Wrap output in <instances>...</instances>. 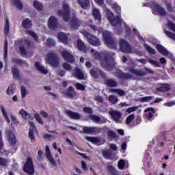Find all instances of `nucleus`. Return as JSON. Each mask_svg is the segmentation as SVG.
<instances>
[{
	"instance_id": "nucleus-1",
	"label": "nucleus",
	"mask_w": 175,
	"mask_h": 175,
	"mask_svg": "<svg viewBox=\"0 0 175 175\" xmlns=\"http://www.w3.org/2000/svg\"><path fill=\"white\" fill-rule=\"evenodd\" d=\"M91 53L94 57H95L96 59H98L100 61L102 66L105 68L107 70H113L115 65L114 60L113 59H107V57H103V53H99L98 52H95L94 49L91 50Z\"/></svg>"
},
{
	"instance_id": "nucleus-2",
	"label": "nucleus",
	"mask_w": 175,
	"mask_h": 175,
	"mask_svg": "<svg viewBox=\"0 0 175 175\" xmlns=\"http://www.w3.org/2000/svg\"><path fill=\"white\" fill-rule=\"evenodd\" d=\"M19 114H21L23 120H27L29 122L30 126L31 128L29 132V137L32 143L35 142V135H33V132L35 129H36V126H35V124H33V122H31L32 120H33V117H32L29 113L25 111V109H21Z\"/></svg>"
},
{
	"instance_id": "nucleus-3",
	"label": "nucleus",
	"mask_w": 175,
	"mask_h": 175,
	"mask_svg": "<svg viewBox=\"0 0 175 175\" xmlns=\"http://www.w3.org/2000/svg\"><path fill=\"white\" fill-rule=\"evenodd\" d=\"M45 62L52 66L53 68H57L59 65V58L54 53H49L46 57Z\"/></svg>"
},
{
	"instance_id": "nucleus-4",
	"label": "nucleus",
	"mask_w": 175,
	"mask_h": 175,
	"mask_svg": "<svg viewBox=\"0 0 175 175\" xmlns=\"http://www.w3.org/2000/svg\"><path fill=\"white\" fill-rule=\"evenodd\" d=\"M103 38L107 46H109L111 49H113L114 50L117 49V44L116 43V41H114V38H113V36H111V33L109 31H104Z\"/></svg>"
},
{
	"instance_id": "nucleus-5",
	"label": "nucleus",
	"mask_w": 175,
	"mask_h": 175,
	"mask_svg": "<svg viewBox=\"0 0 175 175\" xmlns=\"http://www.w3.org/2000/svg\"><path fill=\"white\" fill-rule=\"evenodd\" d=\"M57 16L63 17L64 21H68L69 20L70 12L69 11V5H68V3H64L63 4V10L57 11Z\"/></svg>"
},
{
	"instance_id": "nucleus-6",
	"label": "nucleus",
	"mask_w": 175,
	"mask_h": 175,
	"mask_svg": "<svg viewBox=\"0 0 175 175\" xmlns=\"http://www.w3.org/2000/svg\"><path fill=\"white\" fill-rule=\"evenodd\" d=\"M130 72L133 73V75H135V76H146L147 74L154 75V70L151 68H145L144 70H136L135 68H129Z\"/></svg>"
},
{
	"instance_id": "nucleus-7",
	"label": "nucleus",
	"mask_w": 175,
	"mask_h": 175,
	"mask_svg": "<svg viewBox=\"0 0 175 175\" xmlns=\"http://www.w3.org/2000/svg\"><path fill=\"white\" fill-rule=\"evenodd\" d=\"M83 33L85 38H87L89 43H90V44H92V46H96V47L100 46L101 43H100V41L99 40V39H98V38H96L94 36L91 35V33L86 32V31H84Z\"/></svg>"
},
{
	"instance_id": "nucleus-8",
	"label": "nucleus",
	"mask_w": 175,
	"mask_h": 175,
	"mask_svg": "<svg viewBox=\"0 0 175 175\" xmlns=\"http://www.w3.org/2000/svg\"><path fill=\"white\" fill-rule=\"evenodd\" d=\"M107 18L113 27H115V25H118V24H120L121 23L120 16H116V17L115 18L114 14H113L111 11L109 10H107Z\"/></svg>"
},
{
	"instance_id": "nucleus-9",
	"label": "nucleus",
	"mask_w": 175,
	"mask_h": 175,
	"mask_svg": "<svg viewBox=\"0 0 175 175\" xmlns=\"http://www.w3.org/2000/svg\"><path fill=\"white\" fill-rule=\"evenodd\" d=\"M18 43H21L23 46H21V48H20L21 53L22 54H23V55H26L27 50L25 49H29L31 42H29V40H27L25 39L21 40H17L15 42L16 46H18Z\"/></svg>"
},
{
	"instance_id": "nucleus-10",
	"label": "nucleus",
	"mask_w": 175,
	"mask_h": 175,
	"mask_svg": "<svg viewBox=\"0 0 175 175\" xmlns=\"http://www.w3.org/2000/svg\"><path fill=\"white\" fill-rule=\"evenodd\" d=\"M24 172L27 173V174L32 175L35 172V168L33 167V163L32 162V159L28 157L26 163L24 166Z\"/></svg>"
},
{
	"instance_id": "nucleus-11",
	"label": "nucleus",
	"mask_w": 175,
	"mask_h": 175,
	"mask_svg": "<svg viewBox=\"0 0 175 175\" xmlns=\"http://www.w3.org/2000/svg\"><path fill=\"white\" fill-rule=\"evenodd\" d=\"M120 49L122 53H126V54L132 53V47L129 43L124 39L120 40Z\"/></svg>"
},
{
	"instance_id": "nucleus-12",
	"label": "nucleus",
	"mask_w": 175,
	"mask_h": 175,
	"mask_svg": "<svg viewBox=\"0 0 175 175\" xmlns=\"http://www.w3.org/2000/svg\"><path fill=\"white\" fill-rule=\"evenodd\" d=\"M62 55L67 62H70V64H73V62H75V57H73V55L68 51H63L62 52Z\"/></svg>"
},
{
	"instance_id": "nucleus-13",
	"label": "nucleus",
	"mask_w": 175,
	"mask_h": 175,
	"mask_svg": "<svg viewBox=\"0 0 175 175\" xmlns=\"http://www.w3.org/2000/svg\"><path fill=\"white\" fill-rule=\"evenodd\" d=\"M151 8L153 12H157V13H159V14L161 16H165L166 14V10L162 8V7H161V5H158L157 3H153Z\"/></svg>"
},
{
	"instance_id": "nucleus-14",
	"label": "nucleus",
	"mask_w": 175,
	"mask_h": 175,
	"mask_svg": "<svg viewBox=\"0 0 175 175\" xmlns=\"http://www.w3.org/2000/svg\"><path fill=\"white\" fill-rule=\"evenodd\" d=\"M5 132H6L7 139L9 143H10V144H12V146H14V144H16V136L12 132V131H10V129H7Z\"/></svg>"
},
{
	"instance_id": "nucleus-15",
	"label": "nucleus",
	"mask_w": 175,
	"mask_h": 175,
	"mask_svg": "<svg viewBox=\"0 0 175 175\" xmlns=\"http://www.w3.org/2000/svg\"><path fill=\"white\" fill-rule=\"evenodd\" d=\"M46 157L47 159H49L52 166L57 165V163L55 162V160H54V158H53V156H51V152L50 151V148L49 147V146H46Z\"/></svg>"
},
{
	"instance_id": "nucleus-16",
	"label": "nucleus",
	"mask_w": 175,
	"mask_h": 175,
	"mask_svg": "<svg viewBox=\"0 0 175 175\" xmlns=\"http://www.w3.org/2000/svg\"><path fill=\"white\" fill-rule=\"evenodd\" d=\"M57 25H58V21L57 20V18L54 16H51L48 22L49 28H50L51 29H55Z\"/></svg>"
},
{
	"instance_id": "nucleus-17",
	"label": "nucleus",
	"mask_w": 175,
	"mask_h": 175,
	"mask_svg": "<svg viewBox=\"0 0 175 175\" xmlns=\"http://www.w3.org/2000/svg\"><path fill=\"white\" fill-rule=\"evenodd\" d=\"M145 113L146 118H147L148 121H151L154 117V114H155V109L152 107H150L145 109Z\"/></svg>"
},
{
	"instance_id": "nucleus-18",
	"label": "nucleus",
	"mask_w": 175,
	"mask_h": 175,
	"mask_svg": "<svg viewBox=\"0 0 175 175\" xmlns=\"http://www.w3.org/2000/svg\"><path fill=\"white\" fill-rule=\"evenodd\" d=\"M98 73H100V76L105 79V77H106V74H105V72H103V71L102 70H98L96 68H93L90 70V75L91 76H92L94 77V79H97L98 76Z\"/></svg>"
},
{
	"instance_id": "nucleus-19",
	"label": "nucleus",
	"mask_w": 175,
	"mask_h": 175,
	"mask_svg": "<svg viewBox=\"0 0 175 175\" xmlns=\"http://www.w3.org/2000/svg\"><path fill=\"white\" fill-rule=\"evenodd\" d=\"M156 49H157V51H159V53H160V54H162V55H164L165 57H167V55H169L170 54L169 51H167V49H166V48H165L161 44H157L156 46Z\"/></svg>"
},
{
	"instance_id": "nucleus-20",
	"label": "nucleus",
	"mask_w": 175,
	"mask_h": 175,
	"mask_svg": "<svg viewBox=\"0 0 175 175\" xmlns=\"http://www.w3.org/2000/svg\"><path fill=\"white\" fill-rule=\"evenodd\" d=\"M92 14L94 19L98 21V23L100 24V20H102V15H100V12H99V10H98V8H93Z\"/></svg>"
},
{
	"instance_id": "nucleus-21",
	"label": "nucleus",
	"mask_w": 175,
	"mask_h": 175,
	"mask_svg": "<svg viewBox=\"0 0 175 175\" xmlns=\"http://www.w3.org/2000/svg\"><path fill=\"white\" fill-rule=\"evenodd\" d=\"M86 140H88V142H91V143H93L94 144H97L98 146L103 144V142H102L98 137H86Z\"/></svg>"
},
{
	"instance_id": "nucleus-22",
	"label": "nucleus",
	"mask_w": 175,
	"mask_h": 175,
	"mask_svg": "<svg viewBox=\"0 0 175 175\" xmlns=\"http://www.w3.org/2000/svg\"><path fill=\"white\" fill-rule=\"evenodd\" d=\"M35 66L40 73H42V75H47L49 73V70L44 68L40 63L36 62Z\"/></svg>"
},
{
	"instance_id": "nucleus-23",
	"label": "nucleus",
	"mask_w": 175,
	"mask_h": 175,
	"mask_svg": "<svg viewBox=\"0 0 175 175\" xmlns=\"http://www.w3.org/2000/svg\"><path fill=\"white\" fill-rule=\"evenodd\" d=\"M77 47L80 51H83L84 53L87 51V46H85V44H84V42H83L81 40H78L77 41Z\"/></svg>"
},
{
	"instance_id": "nucleus-24",
	"label": "nucleus",
	"mask_w": 175,
	"mask_h": 175,
	"mask_svg": "<svg viewBox=\"0 0 175 175\" xmlns=\"http://www.w3.org/2000/svg\"><path fill=\"white\" fill-rule=\"evenodd\" d=\"M74 77H77V79H79V80H84V74L83 72L79 69V68H75V72L73 73Z\"/></svg>"
},
{
	"instance_id": "nucleus-25",
	"label": "nucleus",
	"mask_w": 175,
	"mask_h": 175,
	"mask_svg": "<svg viewBox=\"0 0 175 175\" xmlns=\"http://www.w3.org/2000/svg\"><path fill=\"white\" fill-rule=\"evenodd\" d=\"M115 76L118 79H131L132 77V75L131 74H125L124 75L121 70H117L115 73Z\"/></svg>"
},
{
	"instance_id": "nucleus-26",
	"label": "nucleus",
	"mask_w": 175,
	"mask_h": 175,
	"mask_svg": "<svg viewBox=\"0 0 175 175\" xmlns=\"http://www.w3.org/2000/svg\"><path fill=\"white\" fill-rule=\"evenodd\" d=\"M110 115L114 121L118 122L121 118V113L118 111H111Z\"/></svg>"
},
{
	"instance_id": "nucleus-27",
	"label": "nucleus",
	"mask_w": 175,
	"mask_h": 175,
	"mask_svg": "<svg viewBox=\"0 0 175 175\" xmlns=\"http://www.w3.org/2000/svg\"><path fill=\"white\" fill-rule=\"evenodd\" d=\"M58 39L64 44H68V36L65 33L60 32L57 36Z\"/></svg>"
},
{
	"instance_id": "nucleus-28",
	"label": "nucleus",
	"mask_w": 175,
	"mask_h": 175,
	"mask_svg": "<svg viewBox=\"0 0 175 175\" xmlns=\"http://www.w3.org/2000/svg\"><path fill=\"white\" fill-rule=\"evenodd\" d=\"M66 114H67L70 118H72V120H79V118H80V114L72 111H66Z\"/></svg>"
},
{
	"instance_id": "nucleus-29",
	"label": "nucleus",
	"mask_w": 175,
	"mask_h": 175,
	"mask_svg": "<svg viewBox=\"0 0 175 175\" xmlns=\"http://www.w3.org/2000/svg\"><path fill=\"white\" fill-rule=\"evenodd\" d=\"M81 23L77 18H73L71 21V28H72V29H78Z\"/></svg>"
},
{
	"instance_id": "nucleus-30",
	"label": "nucleus",
	"mask_w": 175,
	"mask_h": 175,
	"mask_svg": "<svg viewBox=\"0 0 175 175\" xmlns=\"http://www.w3.org/2000/svg\"><path fill=\"white\" fill-rule=\"evenodd\" d=\"M83 132L84 133H89V134L95 133L96 132H98V128L85 126L83 128Z\"/></svg>"
},
{
	"instance_id": "nucleus-31",
	"label": "nucleus",
	"mask_w": 175,
	"mask_h": 175,
	"mask_svg": "<svg viewBox=\"0 0 175 175\" xmlns=\"http://www.w3.org/2000/svg\"><path fill=\"white\" fill-rule=\"evenodd\" d=\"M65 95L68 96V98H73L76 95V92H75V89L72 87H70L65 92Z\"/></svg>"
},
{
	"instance_id": "nucleus-32",
	"label": "nucleus",
	"mask_w": 175,
	"mask_h": 175,
	"mask_svg": "<svg viewBox=\"0 0 175 175\" xmlns=\"http://www.w3.org/2000/svg\"><path fill=\"white\" fill-rule=\"evenodd\" d=\"M107 170H108L110 175H120V173L116 170V167H114L113 165H107Z\"/></svg>"
},
{
	"instance_id": "nucleus-33",
	"label": "nucleus",
	"mask_w": 175,
	"mask_h": 175,
	"mask_svg": "<svg viewBox=\"0 0 175 175\" xmlns=\"http://www.w3.org/2000/svg\"><path fill=\"white\" fill-rule=\"evenodd\" d=\"M107 2L109 4V5H112V8L113 9H115V10H116V12H118V14H120V13H121V7L118 6V5H117V3H114L113 2V0H107Z\"/></svg>"
},
{
	"instance_id": "nucleus-34",
	"label": "nucleus",
	"mask_w": 175,
	"mask_h": 175,
	"mask_svg": "<svg viewBox=\"0 0 175 175\" xmlns=\"http://www.w3.org/2000/svg\"><path fill=\"white\" fill-rule=\"evenodd\" d=\"M14 91H16V85L12 84L8 86L6 92L8 95L12 96L14 94Z\"/></svg>"
},
{
	"instance_id": "nucleus-35",
	"label": "nucleus",
	"mask_w": 175,
	"mask_h": 175,
	"mask_svg": "<svg viewBox=\"0 0 175 175\" xmlns=\"http://www.w3.org/2000/svg\"><path fill=\"white\" fill-rule=\"evenodd\" d=\"M105 84H106L107 87H111V88L117 87V85H118L117 81H116L113 79H107L105 81Z\"/></svg>"
},
{
	"instance_id": "nucleus-36",
	"label": "nucleus",
	"mask_w": 175,
	"mask_h": 175,
	"mask_svg": "<svg viewBox=\"0 0 175 175\" xmlns=\"http://www.w3.org/2000/svg\"><path fill=\"white\" fill-rule=\"evenodd\" d=\"M22 27L23 28H31L32 27V22L31 20L26 18L22 22Z\"/></svg>"
},
{
	"instance_id": "nucleus-37",
	"label": "nucleus",
	"mask_w": 175,
	"mask_h": 175,
	"mask_svg": "<svg viewBox=\"0 0 175 175\" xmlns=\"http://www.w3.org/2000/svg\"><path fill=\"white\" fill-rule=\"evenodd\" d=\"M78 2L83 9H87L90 6V1L88 0H78Z\"/></svg>"
},
{
	"instance_id": "nucleus-38",
	"label": "nucleus",
	"mask_w": 175,
	"mask_h": 175,
	"mask_svg": "<svg viewBox=\"0 0 175 175\" xmlns=\"http://www.w3.org/2000/svg\"><path fill=\"white\" fill-rule=\"evenodd\" d=\"M12 5H14L18 10H21L23 9V3L20 0H12Z\"/></svg>"
},
{
	"instance_id": "nucleus-39",
	"label": "nucleus",
	"mask_w": 175,
	"mask_h": 175,
	"mask_svg": "<svg viewBox=\"0 0 175 175\" xmlns=\"http://www.w3.org/2000/svg\"><path fill=\"white\" fill-rule=\"evenodd\" d=\"M109 92L118 94L119 96H125V92L121 89H111Z\"/></svg>"
},
{
	"instance_id": "nucleus-40",
	"label": "nucleus",
	"mask_w": 175,
	"mask_h": 175,
	"mask_svg": "<svg viewBox=\"0 0 175 175\" xmlns=\"http://www.w3.org/2000/svg\"><path fill=\"white\" fill-rule=\"evenodd\" d=\"M171 90L172 88L169 84H164L159 89V90L161 92H166L167 91H170Z\"/></svg>"
},
{
	"instance_id": "nucleus-41",
	"label": "nucleus",
	"mask_w": 175,
	"mask_h": 175,
	"mask_svg": "<svg viewBox=\"0 0 175 175\" xmlns=\"http://www.w3.org/2000/svg\"><path fill=\"white\" fill-rule=\"evenodd\" d=\"M12 62L16 65H21V66H27V62L20 59H13Z\"/></svg>"
},
{
	"instance_id": "nucleus-42",
	"label": "nucleus",
	"mask_w": 175,
	"mask_h": 175,
	"mask_svg": "<svg viewBox=\"0 0 175 175\" xmlns=\"http://www.w3.org/2000/svg\"><path fill=\"white\" fill-rule=\"evenodd\" d=\"M13 77L18 80L20 79V73L18 72V69L16 67L12 68Z\"/></svg>"
},
{
	"instance_id": "nucleus-43",
	"label": "nucleus",
	"mask_w": 175,
	"mask_h": 175,
	"mask_svg": "<svg viewBox=\"0 0 175 175\" xmlns=\"http://www.w3.org/2000/svg\"><path fill=\"white\" fill-rule=\"evenodd\" d=\"M144 48L146 51H147V53H148L149 54H152V55L155 54V49L150 47V45L145 44Z\"/></svg>"
},
{
	"instance_id": "nucleus-44",
	"label": "nucleus",
	"mask_w": 175,
	"mask_h": 175,
	"mask_svg": "<svg viewBox=\"0 0 175 175\" xmlns=\"http://www.w3.org/2000/svg\"><path fill=\"white\" fill-rule=\"evenodd\" d=\"M109 101L111 105H116L118 102V98L114 95H110L109 96Z\"/></svg>"
},
{
	"instance_id": "nucleus-45",
	"label": "nucleus",
	"mask_w": 175,
	"mask_h": 175,
	"mask_svg": "<svg viewBox=\"0 0 175 175\" xmlns=\"http://www.w3.org/2000/svg\"><path fill=\"white\" fill-rule=\"evenodd\" d=\"M34 118H36L38 124H40V125H44V122H43V120H42V118L40 117V115H39V113H35Z\"/></svg>"
},
{
	"instance_id": "nucleus-46",
	"label": "nucleus",
	"mask_w": 175,
	"mask_h": 175,
	"mask_svg": "<svg viewBox=\"0 0 175 175\" xmlns=\"http://www.w3.org/2000/svg\"><path fill=\"white\" fill-rule=\"evenodd\" d=\"M164 33L166 34V36L167 38H170V39H172V40H175V34L174 33H172L167 30L164 29Z\"/></svg>"
},
{
	"instance_id": "nucleus-47",
	"label": "nucleus",
	"mask_w": 175,
	"mask_h": 175,
	"mask_svg": "<svg viewBox=\"0 0 175 175\" xmlns=\"http://www.w3.org/2000/svg\"><path fill=\"white\" fill-rule=\"evenodd\" d=\"M1 111L2 114L4 116L7 122L9 124L10 122V119H9V117H8V113H6V110H5V107L1 106Z\"/></svg>"
},
{
	"instance_id": "nucleus-48",
	"label": "nucleus",
	"mask_w": 175,
	"mask_h": 175,
	"mask_svg": "<svg viewBox=\"0 0 175 175\" xmlns=\"http://www.w3.org/2000/svg\"><path fill=\"white\" fill-rule=\"evenodd\" d=\"M33 6L37 9V10H42L43 5L38 1H34Z\"/></svg>"
},
{
	"instance_id": "nucleus-49",
	"label": "nucleus",
	"mask_w": 175,
	"mask_h": 175,
	"mask_svg": "<svg viewBox=\"0 0 175 175\" xmlns=\"http://www.w3.org/2000/svg\"><path fill=\"white\" fill-rule=\"evenodd\" d=\"M149 63H150L153 66H155L156 68H161V64L158 61L152 60L150 59L148 60Z\"/></svg>"
},
{
	"instance_id": "nucleus-50",
	"label": "nucleus",
	"mask_w": 175,
	"mask_h": 175,
	"mask_svg": "<svg viewBox=\"0 0 175 175\" xmlns=\"http://www.w3.org/2000/svg\"><path fill=\"white\" fill-rule=\"evenodd\" d=\"M103 157L106 158V159H109V158H111V153L108 150H103Z\"/></svg>"
},
{
	"instance_id": "nucleus-51",
	"label": "nucleus",
	"mask_w": 175,
	"mask_h": 175,
	"mask_svg": "<svg viewBox=\"0 0 175 175\" xmlns=\"http://www.w3.org/2000/svg\"><path fill=\"white\" fill-rule=\"evenodd\" d=\"M118 166V169H120V170H124V169L125 167V161L124 160L119 161Z\"/></svg>"
},
{
	"instance_id": "nucleus-52",
	"label": "nucleus",
	"mask_w": 175,
	"mask_h": 175,
	"mask_svg": "<svg viewBox=\"0 0 175 175\" xmlns=\"http://www.w3.org/2000/svg\"><path fill=\"white\" fill-rule=\"evenodd\" d=\"M167 27L174 32H175V24L172 21H168L167 23Z\"/></svg>"
},
{
	"instance_id": "nucleus-53",
	"label": "nucleus",
	"mask_w": 175,
	"mask_h": 175,
	"mask_svg": "<svg viewBox=\"0 0 175 175\" xmlns=\"http://www.w3.org/2000/svg\"><path fill=\"white\" fill-rule=\"evenodd\" d=\"M135 120V116L133 114H131L129 116L126 120V122L128 125L131 124V122H133Z\"/></svg>"
},
{
	"instance_id": "nucleus-54",
	"label": "nucleus",
	"mask_w": 175,
	"mask_h": 175,
	"mask_svg": "<svg viewBox=\"0 0 175 175\" xmlns=\"http://www.w3.org/2000/svg\"><path fill=\"white\" fill-rule=\"evenodd\" d=\"M9 31H10V27H9V20L7 19L6 20V23H5V29H4V32L6 35H8L9 33Z\"/></svg>"
},
{
	"instance_id": "nucleus-55",
	"label": "nucleus",
	"mask_w": 175,
	"mask_h": 175,
	"mask_svg": "<svg viewBox=\"0 0 175 175\" xmlns=\"http://www.w3.org/2000/svg\"><path fill=\"white\" fill-rule=\"evenodd\" d=\"M90 120H92V121H94V122H99V121H100V118H99L98 116H96L94 115H91L90 116Z\"/></svg>"
},
{
	"instance_id": "nucleus-56",
	"label": "nucleus",
	"mask_w": 175,
	"mask_h": 175,
	"mask_svg": "<svg viewBox=\"0 0 175 175\" xmlns=\"http://www.w3.org/2000/svg\"><path fill=\"white\" fill-rule=\"evenodd\" d=\"M63 68L65 69V70L69 71L72 69V66L68 63L65 62L63 64Z\"/></svg>"
},
{
	"instance_id": "nucleus-57",
	"label": "nucleus",
	"mask_w": 175,
	"mask_h": 175,
	"mask_svg": "<svg viewBox=\"0 0 175 175\" xmlns=\"http://www.w3.org/2000/svg\"><path fill=\"white\" fill-rule=\"evenodd\" d=\"M138 107H130L128 108L127 109H126V112L131 113H133V111H136V110H137Z\"/></svg>"
},
{
	"instance_id": "nucleus-58",
	"label": "nucleus",
	"mask_w": 175,
	"mask_h": 175,
	"mask_svg": "<svg viewBox=\"0 0 175 175\" xmlns=\"http://www.w3.org/2000/svg\"><path fill=\"white\" fill-rule=\"evenodd\" d=\"M46 44L49 46V47H51L55 44V42L53 39H48L46 40Z\"/></svg>"
},
{
	"instance_id": "nucleus-59",
	"label": "nucleus",
	"mask_w": 175,
	"mask_h": 175,
	"mask_svg": "<svg viewBox=\"0 0 175 175\" xmlns=\"http://www.w3.org/2000/svg\"><path fill=\"white\" fill-rule=\"evenodd\" d=\"M28 35H30V36H32L35 40H38V35H36L33 31H27Z\"/></svg>"
},
{
	"instance_id": "nucleus-60",
	"label": "nucleus",
	"mask_w": 175,
	"mask_h": 175,
	"mask_svg": "<svg viewBox=\"0 0 175 175\" xmlns=\"http://www.w3.org/2000/svg\"><path fill=\"white\" fill-rule=\"evenodd\" d=\"M8 57V42L5 41V44L4 46V59H6Z\"/></svg>"
},
{
	"instance_id": "nucleus-61",
	"label": "nucleus",
	"mask_w": 175,
	"mask_h": 175,
	"mask_svg": "<svg viewBox=\"0 0 175 175\" xmlns=\"http://www.w3.org/2000/svg\"><path fill=\"white\" fill-rule=\"evenodd\" d=\"M75 87L77 90H80L81 91H84V90H85V88L84 87V85L80 83H76Z\"/></svg>"
},
{
	"instance_id": "nucleus-62",
	"label": "nucleus",
	"mask_w": 175,
	"mask_h": 175,
	"mask_svg": "<svg viewBox=\"0 0 175 175\" xmlns=\"http://www.w3.org/2000/svg\"><path fill=\"white\" fill-rule=\"evenodd\" d=\"M0 165L1 166H6L8 165V160L0 157Z\"/></svg>"
},
{
	"instance_id": "nucleus-63",
	"label": "nucleus",
	"mask_w": 175,
	"mask_h": 175,
	"mask_svg": "<svg viewBox=\"0 0 175 175\" xmlns=\"http://www.w3.org/2000/svg\"><path fill=\"white\" fill-rule=\"evenodd\" d=\"M26 94H27V89L25 88V87L22 86V87H21V95H22V98H25Z\"/></svg>"
},
{
	"instance_id": "nucleus-64",
	"label": "nucleus",
	"mask_w": 175,
	"mask_h": 175,
	"mask_svg": "<svg viewBox=\"0 0 175 175\" xmlns=\"http://www.w3.org/2000/svg\"><path fill=\"white\" fill-rule=\"evenodd\" d=\"M108 136H109V137H116V133L110 130L108 131Z\"/></svg>"
}]
</instances>
